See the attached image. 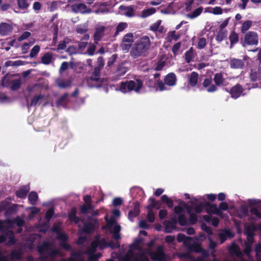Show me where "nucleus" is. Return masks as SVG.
Instances as JSON below:
<instances>
[{
	"label": "nucleus",
	"instance_id": "nucleus-1",
	"mask_svg": "<svg viewBox=\"0 0 261 261\" xmlns=\"http://www.w3.org/2000/svg\"><path fill=\"white\" fill-rule=\"evenodd\" d=\"M178 242H183L184 245L191 251L197 252H201L202 257H198L196 259L194 258L189 253H182L179 255V257L184 258L185 261H202L203 258H207L209 255L207 251L203 250L201 246L196 244V240L190 237H186L185 234L179 233L177 238ZM142 242L139 240L136 242L135 244H133L124 257V261H149L146 257L144 252L140 249L139 243Z\"/></svg>",
	"mask_w": 261,
	"mask_h": 261
},
{
	"label": "nucleus",
	"instance_id": "nucleus-2",
	"mask_svg": "<svg viewBox=\"0 0 261 261\" xmlns=\"http://www.w3.org/2000/svg\"><path fill=\"white\" fill-rule=\"evenodd\" d=\"M98 246L101 249L106 247L107 244L106 240L102 239L99 240L98 237L96 238L95 240L92 242L90 247L86 251H80L76 254H72V256L68 261H84V259L81 256L82 254L83 253H86L89 255L88 261H95L101 256V254L100 253L93 254Z\"/></svg>",
	"mask_w": 261,
	"mask_h": 261
},
{
	"label": "nucleus",
	"instance_id": "nucleus-3",
	"mask_svg": "<svg viewBox=\"0 0 261 261\" xmlns=\"http://www.w3.org/2000/svg\"><path fill=\"white\" fill-rule=\"evenodd\" d=\"M1 221L3 223V226L2 228H0V231L3 233L6 232L5 235H2L0 237H3L5 239L3 242H7V244H13L15 242L13 232L8 230V229L12 228L15 224L19 227L23 226L24 223L23 219L17 217L14 220H7L5 221Z\"/></svg>",
	"mask_w": 261,
	"mask_h": 261
},
{
	"label": "nucleus",
	"instance_id": "nucleus-4",
	"mask_svg": "<svg viewBox=\"0 0 261 261\" xmlns=\"http://www.w3.org/2000/svg\"><path fill=\"white\" fill-rule=\"evenodd\" d=\"M112 213V216L110 218H109L108 215L105 216L107 225L103 227V228L109 230L111 233L113 234L114 239L118 240L120 238L119 232L121 227L117 223L115 218L119 217L120 213L118 210H114Z\"/></svg>",
	"mask_w": 261,
	"mask_h": 261
},
{
	"label": "nucleus",
	"instance_id": "nucleus-5",
	"mask_svg": "<svg viewBox=\"0 0 261 261\" xmlns=\"http://www.w3.org/2000/svg\"><path fill=\"white\" fill-rule=\"evenodd\" d=\"M76 210L72 208L69 214V219L70 221L74 222L75 223H79L80 222L81 223L79 224V227L80 230L89 233L97 227V224L95 220H90L88 223H86L84 220H80L77 217H76Z\"/></svg>",
	"mask_w": 261,
	"mask_h": 261
},
{
	"label": "nucleus",
	"instance_id": "nucleus-6",
	"mask_svg": "<svg viewBox=\"0 0 261 261\" xmlns=\"http://www.w3.org/2000/svg\"><path fill=\"white\" fill-rule=\"evenodd\" d=\"M38 251L41 254L40 259L41 261H53V258L59 254L61 255L59 251L55 248V246L53 243L44 242L42 245L38 247Z\"/></svg>",
	"mask_w": 261,
	"mask_h": 261
},
{
	"label": "nucleus",
	"instance_id": "nucleus-7",
	"mask_svg": "<svg viewBox=\"0 0 261 261\" xmlns=\"http://www.w3.org/2000/svg\"><path fill=\"white\" fill-rule=\"evenodd\" d=\"M150 40L148 37L143 36L135 44L131 51L132 56L136 58L143 55L150 47Z\"/></svg>",
	"mask_w": 261,
	"mask_h": 261
},
{
	"label": "nucleus",
	"instance_id": "nucleus-8",
	"mask_svg": "<svg viewBox=\"0 0 261 261\" xmlns=\"http://www.w3.org/2000/svg\"><path fill=\"white\" fill-rule=\"evenodd\" d=\"M142 86V82L140 80L135 79L126 83L122 82L120 84L119 90L124 93L130 91H134L138 93Z\"/></svg>",
	"mask_w": 261,
	"mask_h": 261
},
{
	"label": "nucleus",
	"instance_id": "nucleus-9",
	"mask_svg": "<svg viewBox=\"0 0 261 261\" xmlns=\"http://www.w3.org/2000/svg\"><path fill=\"white\" fill-rule=\"evenodd\" d=\"M256 227L254 224H246L245 227V233L247 235V242L245 243L244 253L249 256L251 250V244L253 242V236Z\"/></svg>",
	"mask_w": 261,
	"mask_h": 261
},
{
	"label": "nucleus",
	"instance_id": "nucleus-10",
	"mask_svg": "<svg viewBox=\"0 0 261 261\" xmlns=\"http://www.w3.org/2000/svg\"><path fill=\"white\" fill-rule=\"evenodd\" d=\"M176 81L177 79L175 74L172 72L169 73L164 78L165 84H164L161 81H157V88L156 90L160 91L167 90L168 89L165 85L169 86H175L176 84Z\"/></svg>",
	"mask_w": 261,
	"mask_h": 261
},
{
	"label": "nucleus",
	"instance_id": "nucleus-11",
	"mask_svg": "<svg viewBox=\"0 0 261 261\" xmlns=\"http://www.w3.org/2000/svg\"><path fill=\"white\" fill-rule=\"evenodd\" d=\"M258 42V37L257 34L253 31H249L247 33L244 38L243 46L245 44L248 45H257Z\"/></svg>",
	"mask_w": 261,
	"mask_h": 261
},
{
	"label": "nucleus",
	"instance_id": "nucleus-12",
	"mask_svg": "<svg viewBox=\"0 0 261 261\" xmlns=\"http://www.w3.org/2000/svg\"><path fill=\"white\" fill-rule=\"evenodd\" d=\"M134 41V36L133 33H128L125 34L123 37L121 44L122 49L125 52L128 51Z\"/></svg>",
	"mask_w": 261,
	"mask_h": 261
},
{
	"label": "nucleus",
	"instance_id": "nucleus-13",
	"mask_svg": "<svg viewBox=\"0 0 261 261\" xmlns=\"http://www.w3.org/2000/svg\"><path fill=\"white\" fill-rule=\"evenodd\" d=\"M146 253L150 255L151 258L153 260H161L165 258V254L163 252V247L162 246H159L155 252H151L150 249L146 251Z\"/></svg>",
	"mask_w": 261,
	"mask_h": 261
},
{
	"label": "nucleus",
	"instance_id": "nucleus-14",
	"mask_svg": "<svg viewBox=\"0 0 261 261\" xmlns=\"http://www.w3.org/2000/svg\"><path fill=\"white\" fill-rule=\"evenodd\" d=\"M71 8L72 11L76 13L89 14L92 12L91 10L88 8L83 3H75L71 5Z\"/></svg>",
	"mask_w": 261,
	"mask_h": 261
},
{
	"label": "nucleus",
	"instance_id": "nucleus-15",
	"mask_svg": "<svg viewBox=\"0 0 261 261\" xmlns=\"http://www.w3.org/2000/svg\"><path fill=\"white\" fill-rule=\"evenodd\" d=\"M53 230L57 232V238L62 242L61 243L62 247L66 250L69 249L70 248L69 245L64 242L67 238L66 234L59 232L56 226L53 227Z\"/></svg>",
	"mask_w": 261,
	"mask_h": 261
},
{
	"label": "nucleus",
	"instance_id": "nucleus-16",
	"mask_svg": "<svg viewBox=\"0 0 261 261\" xmlns=\"http://www.w3.org/2000/svg\"><path fill=\"white\" fill-rule=\"evenodd\" d=\"M177 221L176 219L173 218L170 221H164L163 225L165 228V231L166 233H171L176 228V225Z\"/></svg>",
	"mask_w": 261,
	"mask_h": 261
},
{
	"label": "nucleus",
	"instance_id": "nucleus-17",
	"mask_svg": "<svg viewBox=\"0 0 261 261\" xmlns=\"http://www.w3.org/2000/svg\"><path fill=\"white\" fill-rule=\"evenodd\" d=\"M174 212L176 214L178 215V220L180 225L182 226L186 225L187 220L183 213V210L181 206H175L174 207Z\"/></svg>",
	"mask_w": 261,
	"mask_h": 261
},
{
	"label": "nucleus",
	"instance_id": "nucleus-18",
	"mask_svg": "<svg viewBox=\"0 0 261 261\" xmlns=\"http://www.w3.org/2000/svg\"><path fill=\"white\" fill-rule=\"evenodd\" d=\"M214 81L216 85L218 86H226L228 84L226 79L221 73H216L214 75Z\"/></svg>",
	"mask_w": 261,
	"mask_h": 261
},
{
	"label": "nucleus",
	"instance_id": "nucleus-19",
	"mask_svg": "<svg viewBox=\"0 0 261 261\" xmlns=\"http://www.w3.org/2000/svg\"><path fill=\"white\" fill-rule=\"evenodd\" d=\"M13 30L12 24L6 22L0 23V34L6 36L10 33Z\"/></svg>",
	"mask_w": 261,
	"mask_h": 261
},
{
	"label": "nucleus",
	"instance_id": "nucleus-20",
	"mask_svg": "<svg viewBox=\"0 0 261 261\" xmlns=\"http://www.w3.org/2000/svg\"><path fill=\"white\" fill-rule=\"evenodd\" d=\"M243 91V89L239 84H237L231 88L230 94L232 98L236 99L240 97Z\"/></svg>",
	"mask_w": 261,
	"mask_h": 261
},
{
	"label": "nucleus",
	"instance_id": "nucleus-21",
	"mask_svg": "<svg viewBox=\"0 0 261 261\" xmlns=\"http://www.w3.org/2000/svg\"><path fill=\"white\" fill-rule=\"evenodd\" d=\"M48 96L42 94L35 96L32 100L31 105H36L37 104L44 103L46 105L48 102Z\"/></svg>",
	"mask_w": 261,
	"mask_h": 261
},
{
	"label": "nucleus",
	"instance_id": "nucleus-22",
	"mask_svg": "<svg viewBox=\"0 0 261 261\" xmlns=\"http://www.w3.org/2000/svg\"><path fill=\"white\" fill-rule=\"evenodd\" d=\"M84 199L85 204L81 206V211L83 214L88 213L89 211L92 209V206L90 203L91 197L89 195H86L84 197Z\"/></svg>",
	"mask_w": 261,
	"mask_h": 261
},
{
	"label": "nucleus",
	"instance_id": "nucleus-23",
	"mask_svg": "<svg viewBox=\"0 0 261 261\" xmlns=\"http://www.w3.org/2000/svg\"><path fill=\"white\" fill-rule=\"evenodd\" d=\"M203 86L208 92H213L217 90L216 86L208 79H206L203 81Z\"/></svg>",
	"mask_w": 261,
	"mask_h": 261
},
{
	"label": "nucleus",
	"instance_id": "nucleus-24",
	"mask_svg": "<svg viewBox=\"0 0 261 261\" xmlns=\"http://www.w3.org/2000/svg\"><path fill=\"white\" fill-rule=\"evenodd\" d=\"M105 29V27L101 25H98L96 28V31L94 35L95 42L96 43H97L103 36Z\"/></svg>",
	"mask_w": 261,
	"mask_h": 261
},
{
	"label": "nucleus",
	"instance_id": "nucleus-25",
	"mask_svg": "<svg viewBox=\"0 0 261 261\" xmlns=\"http://www.w3.org/2000/svg\"><path fill=\"white\" fill-rule=\"evenodd\" d=\"M244 65V62L240 59H232L230 60V67L234 69H240L243 68Z\"/></svg>",
	"mask_w": 261,
	"mask_h": 261
},
{
	"label": "nucleus",
	"instance_id": "nucleus-26",
	"mask_svg": "<svg viewBox=\"0 0 261 261\" xmlns=\"http://www.w3.org/2000/svg\"><path fill=\"white\" fill-rule=\"evenodd\" d=\"M162 21L161 20H158L150 26V30L159 33H163L164 32V28L161 25Z\"/></svg>",
	"mask_w": 261,
	"mask_h": 261
},
{
	"label": "nucleus",
	"instance_id": "nucleus-27",
	"mask_svg": "<svg viewBox=\"0 0 261 261\" xmlns=\"http://www.w3.org/2000/svg\"><path fill=\"white\" fill-rule=\"evenodd\" d=\"M140 212L139 205L138 203H135L134 208L130 211L128 214V218L130 221H133V218L137 217Z\"/></svg>",
	"mask_w": 261,
	"mask_h": 261
},
{
	"label": "nucleus",
	"instance_id": "nucleus-28",
	"mask_svg": "<svg viewBox=\"0 0 261 261\" xmlns=\"http://www.w3.org/2000/svg\"><path fill=\"white\" fill-rule=\"evenodd\" d=\"M183 205L186 207L188 214L190 215V221L191 224H194L197 221V216L195 214L192 212V208L185 204L183 202Z\"/></svg>",
	"mask_w": 261,
	"mask_h": 261
},
{
	"label": "nucleus",
	"instance_id": "nucleus-29",
	"mask_svg": "<svg viewBox=\"0 0 261 261\" xmlns=\"http://www.w3.org/2000/svg\"><path fill=\"white\" fill-rule=\"evenodd\" d=\"M120 8L121 11H122V13L125 16L127 17H132L134 16V10L133 8L130 7L121 6Z\"/></svg>",
	"mask_w": 261,
	"mask_h": 261
},
{
	"label": "nucleus",
	"instance_id": "nucleus-30",
	"mask_svg": "<svg viewBox=\"0 0 261 261\" xmlns=\"http://www.w3.org/2000/svg\"><path fill=\"white\" fill-rule=\"evenodd\" d=\"M219 236L221 240V243H223L227 238L232 236L230 231L228 230L222 231L219 233Z\"/></svg>",
	"mask_w": 261,
	"mask_h": 261
},
{
	"label": "nucleus",
	"instance_id": "nucleus-31",
	"mask_svg": "<svg viewBox=\"0 0 261 261\" xmlns=\"http://www.w3.org/2000/svg\"><path fill=\"white\" fill-rule=\"evenodd\" d=\"M30 188L29 186H24L16 192V195L18 197L24 198L26 196Z\"/></svg>",
	"mask_w": 261,
	"mask_h": 261
},
{
	"label": "nucleus",
	"instance_id": "nucleus-32",
	"mask_svg": "<svg viewBox=\"0 0 261 261\" xmlns=\"http://www.w3.org/2000/svg\"><path fill=\"white\" fill-rule=\"evenodd\" d=\"M71 42V40L68 38H66L63 41H61L58 45L57 51L61 52L62 50L65 49L67 44H69Z\"/></svg>",
	"mask_w": 261,
	"mask_h": 261
},
{
	"label": "nucleus",
	"instance_id": "nucleus-33",
	"mask_svg": "<svg viewBox=\"0 0 261 261\" xmlns=\"http://www.w3.org/2000/svg\"><path fill=\"white\" fill-rule=\"evenodd\" d=\"M198 79V74L195 72H192L189 77V84L194 87L196 85Z\"/></svg>",
	"mask_w": 261,
	"mask_h": 261
},
{
	"label": "nucleus",
	"instance_id": "nucleus-34",
	"mask_svg": "<svg viewBox=\"0 0 261 261\" xmlns=\"http://www.w3.org/2000/svg\"><path fill=\"white\" fill-rule=\"evenodd\" d=\"M100 68L99 67H95L94 71L90 77V80L95 82H98L99 80Z\"/></svg>",
	"mask_w": 261,
	"mask_h": 261
},
{
	"label": "nucleus",
	"instance_id": "nucleus-35",
	"mask_svg": "<svg viewBox=\"0 0 261 261\" xmlns=\"http://www.w3.org/2000/svg\"><path fill=\"white\" fill-rule=\"evenodd\" d=\"M53 60V55L51 54L47 53L45 54L41 58V62L44 64H49Z\"/></svg>",
	"mask_w": 261,
	"mask_h": 261
},
{
	"label": "nucleus",
	"instance_id": "nucleus-36",
	"mask_svg": "<svg viewBox=\"0 0 261 261\" xmlns=\"http://www.w3.org/2000/svg\"><path fill=\"white\" fill-rule=\"evenodd\" d=\"M203 11L202 7H200L195 10L192 13L188 14L187 16L190 19H194L199 16Z\"/></svg>",
	"mask_w": 261,
	"mask_h": 261
},
{
	"label": "nucleus",
	"instance_id": "nucleus-37",
	"mask_svg": "<svg viewBox=\"0 0 261 261\" xmlns=\"http://www.w3.org/2000/svg\"><path fill=\"white\" fill-rule=\"evenodd\" d=\"M207 211L208 213H212L220 216V208H218L216 204L210 205L207 208Z\"/></svg>",
	"mask_w": 261,
	"mask_h": 261
},
{
	"label": "nucleus",
	"instance_id": "nucleus-38",
	"mask_svg": "<svg viewBox=\"0 0 261 261\" xmlns=\"http://www.w3.org/2000/svg\"><path fill=\"white\" fill-rule=\"evenodd\" d=\"M175 31H172L169 32L167 34V36L166 37V40L169 42H171L172 41H176L179 38V36L176 35L175 34Z\"/></svg>",
	"mask_w": 261,
	"mask_h": 261
},
{
	"label": "nucleus",
	"instance_id": "nucleus-39",
	"mask_svg": "<svg viewBox=\"0 0 261 261\" xmlns=\"http://www.w3.org/2000/svg\"><path fill=\"white\" fill-rule=\"evenodd\" d=\"M155 9L154 8H150L149 9H145L142 11L141 17L142 18L147 17L155 12Z\"/></svg>",
	"mask_w": 261,
	"mask_h": 261
},
{
	"label": "nucleus",
	"instance_id": "nucleus-40",
	"mask_svg": "<svg viewBox=\"0 0 261 261\" xmlns=\"http://www.w3.org/2000/svg\"><path fill=\"white\" fill-rule=\"evenodd\" d=\"M88 30V23H84L79 25L76 29L77 33L83 34L85 33Z\"/></svg>",
	"mask_w": 261,
	"mask_h": 261
},
{
	"label": "nucleus",
	"instance_id": "nucleus-41",
	"mask_svg": "<svg viewBox=\"0 0 261 261\" xmlns=\"http://www.w3.org/2000/svg\"><path fill=\"white\" fill-rule=\"evenodd\" d=\"M252 21L251 20H246L242 24V28H241V32L242 33H244L247 31H248L252 26Z\"/></svg>",
	"mask_w": 261,
	"mask_h": 261
},
{
	"label": "nucleus",
	"instance_id": "nucleus-42",
	"mask_svg": "<svg viewBox=\"0 0 261 261\" xmlns=\"http://www.w3.org/2000/svg\"><path fill=\"white\" fill-rule=\"evenodd\" d=\"M27 210H30V214L28 216V219L29 220L32 219L35 216L40 212V209L35 207L28 208Z\"/></svg>",
	"mask_w": 261,
	"mask_h": 261
},
{
	"label": "nucleus",
	"instance_id": "nucleus-43",
	"mask_svg": "<svg viewBox=\"0 0 261 261\" xmlns=\"http://www.w3.org/2000/svg\"><path fill=\"white\" fill-rule=\"evenodd\" d=\"M38 200V195L36 192H32L29 195V200L32 204H35Z\"/></svg>",
	"mask_w": 261,
	"mask_h": 261
},
{
	"label": "nucleus",
	"instance_id": "nucleus-44",
	"mask_svg": "<svg viewBox=\"0 0 261 261\" xmlns=\"http://www.w3.org/2000/svg\"><path fill=\"white\" fill-rule=\"evenodd\" d=\"M109 12V9L105 4H101L98 9L94 11L95 13H103Z\"/></svg>",
	"mask_w": 261,
	"mask_h": 261
},
{
	"label": "nucleus",
	"instance_id": "nucleus-45",
	"mask_svg": "<svg viewBox=\"0 0 261 261\" xmlns=\"http://www.w3.org/2000/svg\"><path fill=\"white\" fill-rule=\"evenodd\" d=\"M194 56V53L192 48L187 51L185 53V59L188 63H190L192 61Z\"/></svg>",
	"mask_w": 261,
	"mask_h": 261
},
{
	"label": "nucleus",
	"instance_id": "nucleus-46",
	"mask_svg": "<svg viewBox=\"0 0 261 261\" xmlns=\"http://www.w3.org/2000/svg\"><path fill=\"white\" fill-rule=\"evenodd\" d=\"M161 199L162 202L166 203L169 207H171L173 206V201L171 199H170L167 195H163L161 197Z\"/></svg>",
	"mask_w": 261,
	"mask_h": 261
},
{
	"label": "nucleus",
	"instance_id": "nucleus-47",
	"mask_svg": "<svg viewBox=\"0 0 261 261\" xmlns=\"http://www.w3.org/2000/svg\"><path fill=\"white\" fill-rule=\"evenodd\" d=\"M40 49V47L39 45H35L31 50L30 56L31 58H33L36 57L38 53L39 52Z\"/></svg>",
	"mask_w": 261,
	"mask_h": 261
},
{
	"label": "nucleus",
	"instance_id": "nucleus-48",
	"mask_svg": "<svg viewBox=\"0 0 261 261\" xmlns=\"http://www.w3.org/2000/svg\"><path fill=\"white\" fill-rule=\"evenodd\" d=\"M227 36V33L225 31L219 32L216 36V40L218 42L222 41Z\"/></svg>",
	"mask_w": 261,
	"mask_h": 261
},
{
	"label": "nucleus",
	"instance_id": "nucleus-49",
	"mask_svg": "<svg viewBox=\"0 0 261 261\" xmlns=\"http://www.w3.org/2000/svg\"><path fill=\"white\" fill-rule=\"evenodd\" d=\"M250 77L253 81L261 80V66L258 69V76L255 72H252L250 74Z\"/></svg>",
	"mask_w": 261,
	"mask_h": 261
},
{
	"label": "nucleus",
	"instance_id": "nucleus-50",
	"mask_svg": "<svg viewBox=\"0 0 261 261\" xmlns=\"http://www.w3.org/2000/svg\"><path fill=\"white\" fill-rule=\"evenodd\" d=\"M153 206L154 205H153L148 206V220L150 222H153L154 221V214L153 212L151 210V207Z\"/></svg>",
	"mask_w": 261,
	"mask_h": 261
},
{
	"label": "nucleus",
	"instance_id": "nucleus-51",
	"mask_svg": "<svg viewBox=\"0 0 261 261\" xmlns=\"http://www.w3.org/2000/svg\"><path fill=\"white\" fill-rule=\"evenodd\" d=\"M208 12L212 13L214 15H220L223 13L222 9L220 7H215L211 9Z\"/></svg>",
	"mask_w": 261,
	"mask_h": 261
},
{
	"label": "nucleus",
	"instance_id": "nucleus-52",
	"mask_svg": "<svg viewBox=\"0 0 261 261\" xmlns=\"http://www.w3.org/2000/svg\"><path fill=\"white\" fill-rule=\"evenodd\" d=\"M127 27V24L126 22H121L117 27L116 34H117L119 32L123 31Z\"/></svg>",
	"mask_w": 261,
	"mask_h": 261
},
{
	"label": "nucleus",
	"instance_id": "nucleus-53",
	"mask_svg": "<svg viewBox=\"0 0 261 261\" xmlns=\"http://www.w3.org/2000/svg\"><path fill=\"white\" fill-rule=\"evenodd\" d=\"M35 42V41H30L29 43H25L21 47V50L23 54L27 53L30 46L32 45Z\"/></svg>",
	"mask_w": 261,
	"mask_h": 261
},
{
	"label": "nucleus",
	"instance_id": "nucleus-54",
	"mask_svg": "<svg viewBox=\"0 0 261 261\" xmlns=\"http://www.w3.org/2000/svg\"><path fill=\"white\" fill-rule=\"evenodd\" d=\"M18 6L19 8L25 9L29 6L27 0H17Z\"/></svg>",
	"mask_w": 261,
	"mask_h": 261
},
{
	"label": "nucleus",
	"instance_id": "nucleus-55",
	"mask_svg": "<svg viewBox=\"0 0 261 261\" xmlns=\"http://www.w3.org/2000/svg\"><path fill=\"white\" fill-rule=\"evenodd\" d=\"M229 39H230L231 44L237 43L239 40L238 35L235 32L231 33V34H230V35L229 36Z\"/></svg>",
	"mask_w": 261,
	"mask_h": 261
},
{
	"label": "nucleus",
	"instance_id": "nucleus-56",
	"mask_svg": "<svg viewBox=\"0 0 261 261\" xmlns=\"http://www.w3.org/2000/svg\"><path fill=\"white\" fill-rule=\"evenodd\" d=\"M206 44V39L204 38L199 39L197 44V47L199 49L203 48Z\"/></svg>",
	"mask_w": 261,
	"mask_h": 261
},
{
	"label": "nucleus",
	"instance_id": "nucleus-57",
	"mask_svg": "<svg viewBox=\"0 0 261 261\" xmlns=\"http://www.w3.org/2000/svg\"><path fill=\"white\" fill-rule=\"evenodd\" d=\"M20 85L21 82L20 80H14L12 83L11 89L13 90H16L20 87Z\"/></svg>",
	"mask_w": 261,
	"mask_h": 261
},
{
	"label": "nucleus",
	"instance_id": "nucleus-58",
	"mask_svg": "<svg viewBox=\"0 0 261 261\" xmlns=\"http://www.w3.org/2000/svg\"><path fill=\"white\" fill-rule=\"evenodd\" d=\"M71 83L69 81H61L58 82V85L59 87L63 88L68 87L70 86Z\"/></svg>",
	"mask_w": 261,
	"mask_h": 261
},
{
	"label": "nucleus",
	"instance_id": "nucleus-59",
	"mask_svg": "<svg viewBox=\"0 0 261 261\" xmlns=\"http://www.w3.org/2000/svg\"><path fill=\"white\" fill-rule=\"evenodd\" d=\"M67 52L70 55L76 54L78 53V49L74 45H70L67 49Z\"/></svg>",
	"mask_w": 261,
	"mask_h": 261
},
{
	"label": "nucleus",
	"instance_id": "nucleus-60",
	"mask_svg": "<svg viewBox=\"0 0 261 261\" xmlns=\"http://www.w3.org/2000/svg\"><path fill=\"white\" fill-rule=\"evenodd\" d=\"M127 71V69L123 66H119L118 68V70L117 71V75L121 76L124 75Z\"/></svg>",
	"mask_w": 261,
	"mask_h": 261
},
{
	"label": "nucleus",
	"instance_id": "nucleus-61",
	"mask_svg": "<svg viewBox=\"0 0 261 261\" xmlns=\"http://www.w3.org/2000/svg\"><path fill=\"white\" fill-rule=\"evenodd\" d=\"M205 204L203 202H200L199 204L195 205V211L196 213H200L202 212Z\"/></svg>",
	"mask_w": 261,
	"mask_h": 261
},
{
	"label": "nucleus",
	"instance_id": "nucleus-62",
	"mask_svg": "<svg viewBox=\"0 0 261 261\" xmlns=\"http://www.w3.org/2000/svg\"><path fill=\"white\" fill-rule=\"evenodd\" d=\"M250 212L252 215H255L258 218H261L260 212L255 207H252L250 210Z\"/></svg>",
	"mask_w": 261,
	"mask_h": 261
},
{
	"label": "nucleus",
	"instance_id": "nucleus-63",
	"mask_svg": "<svg viewBox=\"0 0 261 261\" xmlns=\"http://www.w3.org/2000/svg\"><path fill=\"white\" fill-rule=\"evenodd\" d=\"M31 36V33L29 32H24L18 38V40L19 41H21Z\"/></svg>",
	"mask_w": 261,
	"mask_h": 261
},
{
	"label": "nucleus",
	"instance_id": "nucleus-64",
	"mask_svg": "<svg viewBox=\"0 0 261 261\" xmlns=\"http://www.w3.org/2000/svg\"><path fill=\"white\" fill-rule=\"evenodd\" d=\"M122 203V199L120 198H115L113 199L112 204L114 206L120 205Z\"/></svg>",
	"mask_w": 261,
	"mask_h": 261
}]
</instances>
